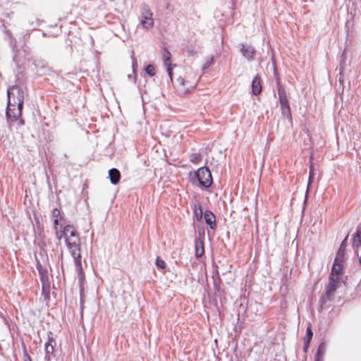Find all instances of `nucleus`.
I'll return each mask as SVG.
<instances>
[{"mask_svg":"<svg viewBox=\"0 0 361 361\" xmlns=\"http://www.w3.org/2000/svg\"><path fill=\"white\" fill-rule=\"evenodd\" d=\"M343 262H336V259H334V262L331 267V274L329 278L341 280V276L343 274Z\"/></svg>","mask_w":361,"mask_h":361,"instance_id":"0eeeda50","label":"nucleus"},{"mask_svg":"<svg viewBox=\"0 0 361 361\" xmlns=\"http://www.w3.org/2000/svg\"><path fill=\"white\" fill-rule=\"evenodd\" d=\"M145 72L149 76H154L155 75V69L153 65L149 64L145 67Z\"/></svg>","mask_w":361,"mask_h":361,"instance_id":"393cba45","label":"nucleus"},{"mask_svg":"<svg viewBox=\"0 0 361 361\" xmlns=\"http://www.w3.org/2000/svg\"><path fill=\"white\" fill-rule=\"evenodd\" d=\"M281 114L283 118L288 119L290 121H292V116L290 113V105L281 106Z\"/></svg>","mask_w":361,"mask_h":361,"instance_id":"aec40b11","label":"nucleus"},{"mask_svg":"<svg viewBox=\"0 0 361 361\" xmlns=\"http://www.w3.org/2000/svg\"><path fill=\"white\" fill-rule=\"evenodd\" d=\"M8 103L6 116L8 119L18 120L22 115L24 104V92L18 86H13L7 91Z\"/></svg>","mask_w":361,"mask_h":361,"instance_id":"f257e3e1","label":"nucleus"},{"mask_svg":"<svg viewBox=\"0 0 361 361\" xmlns=\"http://www.w3.org/2000/svg\"><path fill=\"white\" fill-rule=\"evenodd\" d=\"M240 51L243 56L248 61L254 59L255 49L252 46L249 44H242Z\"/></svg>","mask_w":361,"mask_h":361,"instance_id":"9d476101","label":"nucleus"},{"mask_svg":"<svg viewBox=\"0 0 361 361\" xmlns=\"http://www.w3.org/2000/svg\"><path fill=\"white\" fill-rule=\"evenodd\" d=\"M252 92L255 95H257L262 92L261 78L256 75L252 81Z\"/></svg>","mask_w":361,"mask_h":361,"instance_id":"f8f14e48","label":"nucleus"},{"mask_svg":"<svg viewBox=\"0 0 361 361\" xmlns=\"http://www.w3.org/2000/svg\"><path fill=\"white\" fill-rule=\"evenodd\" d=\"M155 264L158 269H164L166 267L165 262L159 257H157Z\"/></svg>","mask_w":361,"mask_h":361,"instance_id":"a878e982","label":"nucleus"},{"mask_svg":"<svg viewBox=\"0 0 361 361\" xmlns=\"http://www.w3.org/2000/svg\"><path fill=\"white\" fill-rule=\"evenodd\" d=\"M312 336H313V332L311 329V327L307 326V328L306 329V335H305L304 340L307 341V342H310V341L312 338Z\"/></svg>","mask_w":361,"mask_h":361,"instance_id":"bb28decb","label":"nucleus"},{"mask_svg":"<svg viewBox=\"0 0 361 361\" xmlns=\"http://www.w3.org/2000/svg\"><path fill=\"white\" fill-rule=\"evenodd\" d=\"M347 240H348V235L344 238V240L341 243V245L338 248L336 256L334 259H336V262H343L345 250V247L347 245Z\"/></svg>","mask_w":361,"mask_h":361,"instance_id":"4468645a","label":"nucleus"},{"mask_svg":"<svg viewBox=\"0 0 361 361\" xmlns=\"http://www.w3.org/2000/svg\"><path fill=\"white\" fill-rule=\"evenodd\" d=\"M128 79H129V80H134V77H133L132 75H130V74H129V75H128Z\"/></svg>","mask_w":361,"mask_h":361,"instance_id":"4c0bfd02","label":"nucleus"},{"mask_svg":"<svg viewBox=\"0 0 361 361\" xmlns=\"http://www.w3.org/2000/svg\"><path fill=\"white\" fill-rule=\"evenodd\" d=\"M340 280L329 278V284L326 287L325 295H322L319 299V304L321 309L325 303V297L328 300H332L334 293L338 287Z\"/></svg>","mask_w":361,"mask_h":361,"instance_id":"39448f33","label":"nucleus"},{"mask_svg":"<svg viewBox=\"0 0 361 361\" xmlns=\"http://www.w3.org/2000/svg\"><path fill=\"white\" fill-rule=\"evenodd\" d=\"M204 253V242L200 238L195 239V257L199 259Z\"/></svg>","mask_w":361,"mask_h":361,"instance_id":"a211bd4d","label":"nucleus"},{"mask_svg":"<svg viewBox=\"0 0 361 361\" xmlns=\"http://www.w3.org/2000/svg\"><path fill=\"white\" fill-rule=\"evenodd\" d=\"M162 58L164 60V65L166 66V71L169 76L172 80V68L171 66V53L166 48L162 49Z\"/></svg>","mask_w":361,"mask_h":361,"instance_id":"1a4fd4ad","label":"nucleus"},{"mask_svg":"<svg viewBox=\"0 0 361 361\" xmlns=\"http://www.w3.org/2000/svg\"><path fill=\"white\" fill-rule=\"evenodd\" d=\"M59 220L60 219H54V230L56 232V237L59 234V226H60V228H62L63 226L61 224H59Z\"/></svg>","mask_w":361,"mask_h":361,"instance_id":"cd10ccee","label":"nucleus"},{"mask_svg":"<svg viewBox=\"0 0 361 361\" xmlns=\"http://www.w3.org/2000/svg\"><path fill=\"white\" fill-rule=\"evenodd\" d=\"M277 90L280 106H286L287 104H289L286 90L280 84L279 81H277Z\"/></svg>","mask_w":361,"mask_h":361,"instance_id":"9b49d317","label":"nucleus"},{"mask_svg":"<svg viewBox=\"0 0 361 361\" xmlns=\"http://www.w3.org/2000/svg\"><path fill=\"white\" fill-rule=\"evenodd\" d=\"M70 240V242L81 243L79 234L77 235L71 237V238H66V239L65 240V242H66V240Z\"/></svg>","mask_w":361,"mask_h":361,"instance_id":"7c9ffc66","label":"nucleus"},{"mask_svg":"<svg viewBox=\"0 0 361 361\" xmlns=\"http://www.w3.org/2000/svg\"><path fill=\"white\" fill-rule=\"evenodd\" d=\"M205 222L209 226L210 228L214 230L216 228V218L214 214L210 211H206L204 216Z\"/></svg>","mask_w":361,"mask_h":361,"instance_id":"2eb2a0df","label":"nucleus"},{"mask_svg":"<svg viewBox=\"0 0 361 361\" xmlns=\"http://www.w3.org/2000/svg\"><path fill=\"white\" fill-rule=\"evenodd\" d=\"M23 357H24V361H32V358L28 354L25 346H23Z\"/></svg>","mask_w":361,"mask_h":361,"instance_id":"c756f323","label":"nucleus"},{"mask_svg":"<svg viewBox=\"0 0 361 361\" xmlns=\"http://www.w3.org/2000/svg\"><path fill=\"white\" fill-rule=\"evenodd\" d=\"M42 283V293L44 298H49L50 294V282H41Z\"/></svg>","mask_w":361,"mask_h":361,"instance_id":"412c9836","label":"nucleus"},{"mask_svg":"<svg viewBox=\"0 0 361 361\" xmlns=\"http://www.w3.org/2000/svg\"><path fill=\"white\" fill-rule=\"evenodd\" d=\"M20 124H24V121H23V120L20 119Z\"/></svg>","mask_w":361,"mask_h":361,"instance_id":"58836bf2","label":"nucleus"},{"mask_svg":"<svg viewBox=\"0 0 361 361\" xmlns=\"http://www.w3.org/2000/svg\"><path fill=\"white\" fill-rule=\"evenodd\" d=\"M109 178L112 184H117L121 179V173L120 171L116 169L113 168L109 171Z\"/></svg>","mask_w":361,"mask_h":361,"instance_id":"f3484780","label":"nucleus"},{"mask_svg":"<svg viewBox=\"0 0 361 361\" xmlns=\"http://www.w3.org/2000/svg\"><path fill=\"white\" fill-rule=\"evenodd\" d=\"M313 178V174L310 171V175H309V183H308V185H310V182L312 181V179Z\"/></svg>","mask_w":361,"mask_h":361,"instance_id":"c9c22d12","label":"nucleus"},{"mask_svg":"<svg viewBox=\"0 0 361 361\" xmlns=\"http://www.w3.org/2000/svg\"><path fill=\"white\" fill-rule=\"evenodd\" d=\"M191 183L202 189H208L212 183V177L209 169L205 166L199 168L191 178Z\"/></svg>","mask_w":361,"mask_h":361,"instance_id":"f03ea898","label":"nucleus"},{"mask_svg":"<svg viewBox=\"0 0 361 361\" xmlns=\"http://www.w3.org/2000/svg\"><path fill=\"white\" fill-rule=\"evenodd\" d=\"M326 351V345L324 343H322L319 344L317 353L315 355V361H322V358Z\"/></svg>","mask_w":361,"mask_h":361,"instance_id":"6ab92c4d","label":"nucleus"},{"mask_svg":"<svg viewBox=\"0 0 361 361\" xmlns=\"http://www.w3.org/2000/svg\"><path fill=\"white\" fill-rule=\"evenodd\" d=\"M16 39L14 38H11L10 39V44L13 49V51H15V47H16Z\"/></svg>","mask_w":361,"mask_h":361,"instance_id":"72a5a7b5","label":"nucleus"},{"mask_svg":"<svg viewBox=\"0 0 361 361\" xmlns=\"http://www.w3.org/2000/svg\"><path fill=\"white\" fill-rule=\"evenodd\" d=\"M77 235H78V233L75 228L73 226L67 225L63 227L61 233L58 235L57 238L60 240L64 238L66 240V238H71Z\"/></svg>","mask_w":361,"mask_h":361,"instance_id":"6e6552de","label":"nucleus"},{"mask_svg":"<svg viewBox=\"0 0 361 361\" xmlns=\"http://www.w3.org/2000/svg\"><path fill=\"white\" fill-rule=\"evenodd\" d=\"M185 81L184 78L180 76L178 77L176 80L177 85H180V86H183L185 85Z\"/></svg>","mask_w":361,"mask_h":361,"instance_id":"2f4dec72","label":"nucleus"},{"mask_svg":"<svg viewBox=\"0 0 361 361\" xmlns=\"http://www.w3.org/2000/svg\"><path fill=\"white\" fill-rule=\"evenodd\" d=\"M65 243L66 244L68 251L70 252L71 256L74 259L75 266L77 271L79 273L81 272L82 269L80 249L81 243L70 242V240H66V242Z\"/></svg>","mask_w":361,"mask_h":361,"instance_id":"20e7f679","label":"nucleus"},{"mask_svg":"<svg viewBox=\"0 0 361 361\" xmlns=\"http://www.w3.org/2000/svg\"><path fill=\"white\" fill-rule=\"evenodd\" d=\"M51 332L49 333L48 341L44 345L45 350V361H50L51 357L54 356V347L56 345V341L52 336H51Z\"/></svg>","mask_w":361,"mask_h":361,"instance_id":"423d86ee","label":"nucleus"},{"mask_svg":"<svg viewBox=\"0 0 361 361\" xmlns=\"http://www.w3.org/2000/svg\"><path fill=\"white\" fill-rule=\"evenodd\" d=\"M13 61L16 63V65H18V63H19V61H18V56H17V55H16V54H15V55L13 56Z\"/></svg>","mask_w":361,"mask_h":361,"instance_id":"f704fd0d","label":"nucleus"},{"mask_svg":"<svg viewBox=\"0 0 361 361\" xmlns=\"http://www.w3.org/2000/svg\"><path fill=\"white\" fill-rule=\"evenodd\" d=\"M193 210H194V213H195V216H197V218L201 219L202 216V207H201L200 204L198 203V204H195Z\"/></svg>","mask_w":361,"mask_h":361,"instance_id":"4be33fe9","label":"nucleus"},{"mask_svg":"<svg viewBox=\"0 0 361 361\" xmlns=\"http://www.w3.org/2000/svg\"><path fill=\"white\" fill-rule=\"evenodd\" d=\"M136 64V61L135 59H133V62H132V66H133V72H135V65Z\"/></svg>","mask_w":361,"mask_h":361,"instance_id":"e433bc0d","label":"nucleus"},{"mask_svg":"<svg viewBox=\"0 0 361 361\" xmlns=\"http://www.w3.org/2000/svg\"><path fill=\"white\" fill-rule=\"evenodd\" d=\"M140 23L144 30H149L154 27L153 13L146 4L140 6Z\"/></svg>","mask_w":361,"mask_h":361,"instance_id":"7ed1b4c3","label":"nucleus"},{"mask_svg":"<svg viewBox=\"0 0 361 361\" xmlns=\"http://www.w3.org/2000/svg\"><path fill=\"white\" fill-rule=\"evenodd\" d=\"M202 159V157L200 154L194 153L190 157V160L192 163L198 164Z\"/></svg>","mask_w":361,"mask_h":361,"instance_id":"5701e85b","label":"nucleus"},{"mask_svg":"<svg viewBox=\"0 0 361 361\" xmlns=\"http://www.w3.org/2000/svg\"><path fill=\"white\" fill-rule=\"evenodd\" d=\"M361 246V223H360L357 228L356 232L353 235V247L357 249Z\"/></svg>","mask_w":361,"mask_h":361,"instance_id":"dca6fc26","label":"nucleus"},{"mask_svg":"<svg viewBox=\"0 0 361 361\" xmlns=\"http://www.w3.org/2000/svg\"><path fill=\"white\" fill-rule=\"evenodd\" d=\"M60 214H61V211L57 208L54 209V210L52 211V216L54 219H61V217H60Z\"/></svg>","mask_w":361,"mask_h":361,"instance_id":"c85d7f7f","label":"nucleus"},{"mask_svg":"<svg viewBox=\"0 0 361 361\" xmlns=\"http://www.w3.org/2000/svg\"><path fill=\"white\" fill-rule=\"evenodd\" d=\"M310 342H307V341L304 340L303 350L305 352H307L310 347Z\"/></svg>","mask_w":361,"mask_h":361,"instance_id":"473e14b6","label":"nucleus"},{"mask_svg":"<svg viewBox=\"0 0 361 361\" xmlns=\"http://www.w3.org/2000/svg\"><path fill=\"white\" fill-rule=\"evenodd\" d=\"M37 269L39 272L40 281L48 282L49 281L48 271L46 267H44L39 261L37 262Z\"/></svg>","mask_w":361,"mask_h":361,"instance_id":"ddd939ff","label":"nucleus"},{"mask_svg":"<svg viewBox=\"0 0 361 361\" xmlns=\"http://www.w3.org/2000/svg\"><path fill=\"white\" fill-rule=\"evenodd\" d=\"M214 63V57L209 56L207 59L204 64L202 66V70L204 71L210 67Z\"/></svg>","mask_w":361,"mask_h":361,"instance_id":"b1692460","label":"nucleus"}]
</instances>
